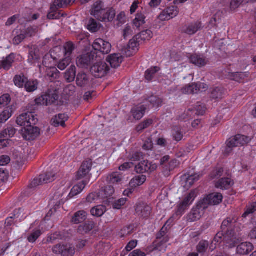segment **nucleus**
<instances>
[{
    "instance_id": "52",
    "label": "nucleus",
    "mask_w": 256,
    "mask_h": 256,
    "mask_svg": "<svg viewBox=\"0 0 256 256\" xmlns=\"http://www.w3.org/2000/svg\"><path fill=\"white\" fill-rule=\"evenodd\" d=\"M160 70V68L158 67H154L151 68L149 69H148L146 72L145 74V77L148 80H150L152 79L154 74L158 72Z\"/></svg>"
},
{
    "instance_id": "56",
    "label": "nucleus",
    "mask_w": 256,
    "mask_h": 256,
    "mask_svg": "<svg viewBox=\"0 0 256 256\" xmlns=\"http://www.w3.org/2000/svg\"><path fill=\"white\" fill-rule=\"evenodd\" d=\"M64 56L70 57V55L74 50V46L70 42H67L64 46Z\"/></svg>"
},
{
    "instance_id": "17",
    "label": "nucleus",
    "mask_w": 256,
    "mask_h": 256,
    "mask_svg": "<svg viewBox=\"0 0 256 256\" xmlns=\"http://www.w3.org/2000/svg\"><path fill=\"white\" fill-rule=\"evenodd\" d=\"M54 174L52 173H46L41 174L38 178H35L32 182V186H36L50 182L54 180Z\"/></svg>"
},
{
    "instance_id": "49",
    "label": "nucleus",
    "mask_w": 256,
    "mask_h": 256,
    "mask_svg": "<svg viewBox=\"0 0 256 256\" xmlns=\"http://www.w3.org/2000/svg\"><path fill=\"white\" fill-rule=\"evenodd\" d=\"M28 36H32L31 34L27 33L22 32L20 34L14 36L13 40V42L14 44H18Z\"/></svg>"
},
{
    "instance_id": "39",
    "label": "nucleus",
    "mask_w": 256,
    "mask_h": 256,
    "mask_svg": "<svg viewBox=\"0 0 256 256\" xmlns=\"http://www.w3.org/2000/svg\"><path fill=\"white\" fill-rule=\"evenodd\" d=\"M86 200L88 202L92 203V202H104V200L102 197L101 194H100V192H93L90 194L86 198Z\"/></svg>"
},
{
    "instance_id": "50",
    "label": "nucleus",
    "mask_w": 256,
    "mask_h": 256,
    "mask_svg": "<svg viewBox=\"0 0 256 256\" xmlns=\"http://www.w3.org/2000/svg\"><path fill=\"white\" fill-rule=\"evenodd\" d=\"M71 60V57L65 56L64 58L58 62V68L61 70H64L70 64Z\"/></svg>"
},
{
    "instance_id": "1",
    "label": "nucleus",
    "mask_w": 256,
    "mask_h": 256,
    "mask_svg": "<svg viewBox=\"0 0 256 256\" xmlns=\"http://www.w3.org/2000/svg\"><path fill=\"white\" fill-rule=\"evenodd\" d=\"M238 223L236 218H228L222 223V231L215 236L212 244L223 242L227 247H234L239 240L238 236Z\"/></svg>"
},
{
    "instance_id": "6",
    "label": "nucleus",
    "mask_w": 256,
    "mask_h": 256,
    "mask_svg": "<svg viewBox=\"0 0 256 256\" xmlns=\"http://www.w3.org/2000/svg\"><path fill=\"white\" fill-rule=\"evenodd\" d=\"M71 186V182L69 180H62L57 186L54 194L53 200H51L50 204L52 205L56 201V204H60V198L69 190Z\"/></svg>"
},
{
    "instance_id": "16",
    "label": "nucleus",
    "mask_w": 256,
    "mask_h": 256,
    "mask_svg": "<svg viewBox=\"0 0 256 256\" xmlns=\"http://www.w3.org/2000/svg\"><path fill=\"white\" fill-rule=\"evenodd\" d=\"M164 228L162 229L160 234L158 236V240L153 244V247L154 250H158L161 252H164L166 250L167 245L166 242L168 241V238L167 236L164 237L162 240L160 235L162 236V232H164L163 231Z\"/></svg>"
},
{
    "instance_id": "36",
    "label": "nucleus",
    "mask_w": 256,
    "mask_h": 256,
    "mask_svg": "<svg viewBox=\"0 0 256 256\" xmlns=\"http://www.w3.org/2000/svg\"><path fill=\"white\" fill-rule=\"evenodd\" d=\"M12 106L6 107L0 114V123L7 121L12 116Z\"/></svg>"
},
{
    "instance_id": "34",
    "label": "nucleus",
    "mask_w": 256,
    "mask_h": 256,
    "mask_svg": "<svg viewBox=\"0 0 256 256\" xmlns=\"http://www.w3.org/2000/svg\"><path fill=\"white\" fill-rule=\"evenodd\" d=\"M46 100V106L54 102L58 99V94L56 90H49L44 94Z\"/></svg>"
},
{
    "instance_id": "28",
    "label": "nucleus",
    "mask_w": 256,
    "mask_h": 256,
    "mask_svg": "<svg viewBox=\"0 0 256 256\" xmlns=\"http://www.w3.org/2000/svg\"><path fill=\"white\" fill-rule=\"evenodd\" d=\"M206 85L204 84H194L186 86L183 90V92L188 94L196 93L200 90L201 88H204Z\"/></svg>"
},
{
    "instance_id": "3",
    "label": "nucleus",
    "mask_w": 256,
    "mask_h": 256,
    "mask_svg": "<svg viewBox=\"0 0 256 256\" xmlns=\"http://www.w3.org/2000/svg\"><path fill=\"white\" fill-rule=\"evenodd\" d=\"M90 12L97 20L102 22L112 21L116 15L114 10L106 8L104 2L100 0H98L93 4Z\"/></svg>"
},
{
    "instance_id": "9",
    "label": "nucleus",
    "mask_w": 256,
    "mask_h": 256,
    "mask_svg": "<svg viewBox=\"0 0 256 256\" xmlns=\"http://www.w3.org/2000/svg\"><path fill=\"white\" fill-rule=\"evenodd\" d=\"M222 198L221 194L218 192L212 193L201 200V204H202V206L208 208L209 206L219 204L222 202Z\"/></svg>"
},
{
    "instance_id": "33",
    "label": "nucleus",
    "mask_w": 256,
    "mask_h": 256,
    "mask_svg": "<svg viewBox=\"0 0 256 256\" xmlns=\"http://www.w3.org/2000/svg\"><path fill=\"white\" fill-rule=\"evenodd\" d=\"M68 118V116L65 114L56 115L52 120V124L54 126H64Z\"/></svg>"
},
{
    "instance_id": "44",
    "label": "nucleus",
    "mask_w": 256,
    "mask_h": 256,
    "mask_svg": "<svg viewBox=\"0 0 256 256\" xmlns=\"http://www.w3.org/2000/svg\"><path fill=\"white\" fill-rule=\"evenodd\" d=\"M76 68L74 66H72L65 73V78L68 82L74 80L76 77Z\"/></svg>"
},
{
    "instance_id": "31",
    "label": "nucleus",
    "mask_w": 256,
    "mask_h": 256,
    "mask_svg": "<svg viewBox=\"0 0 256 256\" xmlns=\"http://www.w3.org/2000/svg\"><path fill=\"white\" fill-rule=\"evenodd\" d=\"M151 208L145 204L138 206L136 208V213L144 218L148 217L151 213Z\"/></svg>"
},
{
    "instance_id": "11",
    "label": "nucleus",
    "mask_w": 256,
    "mask_h": 256,
    "mask_svg": "<svg viewBox=\"0 0 256 256\" xmlns=\"http://www.w3.org/2000/svg\"><path fill=\"white\" fill-rule=\"evenodd\" d=\"M109 67L104 62H100L96 63L90 69L92 73L96 77L102 78L108 72Z\"/></svg>"
},
{
    "instance_id": "64",
    "label": "nucleus",
    "mask_w": 256,
    "mask_h": 256,
    "mask_svg": "<svg viewBox=\"0 0 256 256\" xmlns=\"http://www.w3.org/2000/svg\"><path fill=\"white\" fill-rule=\"evenodd\" d=\"M158 19L162 21L168 20L172 19L171 17L169 16L166 9L164 10L158 16Z\"/></svg>"
},
{
    "instance_id": "32",
    "label": "nucleus",
    "mask_w": 256,
    "mask_h": 256,
    "mask_svg": "<svg viewBox=\"0 0 256 256\" xmlns=\"http://www.w3.org/2000/svg\"><path fill=\"white\" fill-rule=\"evenodd\" d=\"M234 184L233 181L229 178H222L216 184V186L218 188L226 190Z\"/></svg>"
},
{
    "instance_id": "15",
    "label": "nucleus",
    "mask_w": 256,
    "mask_h": 256,
    "mask_svg": "<svg viewBox=\"0 0 256 256\" xmlns=\"http://www.w3.org/2000/svg\"><path fill=\"white\" fill-rule=\"evenodd\" d=\"M40 134V129L38 127H34L32 126L24 127L22 130V137L26 140H33L36 138Z\"/></svg>"
},
{
    "instance_id": "10",
    "label": "nucleus",
    "mask_w": 256,
    "mask_h": 256,
    "mask_svg": "<svg viewBox=\"0 0 256 256\" xmlns=\"http://www.w3.org/2000/svg\"><path fill=\"white\" fill-rule=\"evenodd\" d=\"M40 227L41 224L38 220L31 225L27 236V240L30 242L34 243L42 234Z\"/></svg>"
},
{
    "instance_id": "25",
    "label": "nucleus",
    "mask_w": 256,
    "mask_h": 256,
    "mask_svg": "<svg viewBox=\"0 0 256 256\" xmlns=\"http://www.w3.org/2000/svg\"><path fill=\"white\" fill-rule=\"evenodd\" d=\"M14 58V54H11L6 58L0 60V70L4 68L6 70H9L12 66Z\"/></svg>"
},
{
    "instance_id": "45",
    "label": "nucleus",
    "mask_w": 256,
    "mask_h": 256,
    "mask_svg": "<svg viewBox=\"0 0 256 256\" xmlns=\"http://www.w3.org/2000/svg\"><path fill=\"white\" fill-rule=\"evenodd\" d=\"M76 84L80 86H83L88 84L89 79L86 74H78L76 78Z\"/></svg>"
},
{
    "instance_id": "13",
    "label": "nucleus",
    "mask_w": 256,
    "mask_h": 256,
    "mask_svg": "<svg viewBox=\"0 0 256 256\" xmlns=\"http://www.w3.org/2000/svg\"><path fill=\"white\" fill-rule=\"evenodd\" d=\"M157 165L147 160H142L135 166L136 171L138 173H151L156 170Z\"/></svg>"
},
{
    "instance_id": "35",
    "label": "nucleus",
    "mask_w": 256,
    "mask_h": 256,
    "mask_svg": "<svg viewBox=\"0 0 256 256\" xmlns=\"http://www.w3.org/2000/svg\"><path fill=\"white\" fill-rule=\"evenodd\" d=\"M153 34L151 30H146L140 32L139 34L136 35L135 36L140 40V43L144 42L146 40H149L152 37Z\"/></svg>"
},
{
    "instance_id": "59",
    "label": "nucleus",
    "mask_w": 256,
    "mask_h": 256,
    "mask_svg": "<svg viewBox=\"0 0 256 256\" xmlns=\"http://www.w3.org/2000/svg\"><path fill=\"white\" fill-rule=\"evenodd\" d=\"M127 201L126 198H122L114 202L113 204V208L116 210H120L124 206Z\"/></svg>"
},
{
    "instance_id": "22",
    "label": "nucleus",
    "mask_w": 256,
    "mask_h": 256,
    "mask_svg": "<svg viewBox=\"0 0 256 256\" xmlns=\"http://www.w3.org/2000/svg\"><path fill=\"white\" fill-rule=\"evenodd\" d=\"M202 27L201 23L196 22L188 24L183 28L182 31L188 34L192 35L199 30Z\"/></svg>"
},
{
    "instance_id": "18",
    "label": "nucleus",
    "mask_w": 256,
    "mask_h": 256,
    "mask_svg": "<svg viewBox=\"0 0 256 256\" xmlns=\"http://www.w3.org/2000/svg\"><path fill=\"white\" fill-rule=\"evenodd\" d=\"M92 162L90 160L84 162L77 173L78 179H81L87 176L92 170Z\"/></svg>"
},
{
    "instance_id": "43",
    "label": "nucleus",
    "mask_w": 256,
    "mask_h": 256,
    "mask_svg": "<svg viewBox=\"0 0 256 256\" xmlns=\"http://www.w3.org/2000/svg\"><path fill=\"white\" fill-rule=\"evenodd\" d=\"M145 16L142 13H138L132 21L133 25L136 28H139L145 23Z\"/></svg>"
},
{
    "instance_id": "55",
    "label": "nucleus",
    "mask_w": 256,
    "mask_h": 256,
    "mask_svg": "<svg viewBox=\"0 0 256 256\" xmlns=\"http://www.w3.org/2000/svg\"><path fill=\"white\" fill-rule=\"evenodd\" d=\"M237 138V141H238V146H243L248 142L250 140V138L249 137L243 136V135H240L238 134L236 135Z\"/></svg>"
},
{
    "instance_id": "60",
    "label": "nucleus",
    "mask_w": 256,
    "mask_h": 256,
    "mask_svg": "<svg viewBox=\"0 0 256 256\" xmlns=\"http://www.w3.org/2000/svg\"><path fill=\"white\" fill-rule=\"evenodd\" d=\"M169 16L172 18L176 17L178 14V10L177 7L172 6L166 8Z\"/></svg>"
},
{
    "instance_id": "12",
    "label": "nucleus",
    "mask_w": 256,
    "mask_h": 256,
    "mask_svg": "<svg viewBox=\"0 0 256 256\" xmlns=\"http://www.w3.org/2000/svg\"><path fill=\"white\" fill-rule=\"evenodd\" d=\"M52 252L62 256H73L75 253L74 248L70 244L66 245L58 244L52 248Z\"/></svg>"
},
{
    "instance_id": "53",
    "label": "nucleus",
    "mask_w": 256,
    "mask_h": 256,
    "mask_svg": "<svg viewBox=\"0 0 256 256\" xmlns=\"http://www.w3.org/2000/svg\"><path fill=\"white\" fill-rule=\"evenodd\" d=\"M208 247V242L206 240L200 241L197 246V250L200 253L206 252Z\"/></svg>"
},
{
    "instance_id": "51",
    "label": "nucleus",
    "mask_w": 256,
    "mask_h": 256,
    "mask_svg": "<svg viewBox=\"0 0 256 256\" xmlns=\"http://www.w3.org/2000/svg\"><path fill=\"white\" fill-rule=\"evenodd\" d=\"M248 76V72H236L234 74V80L236 81L241 82L246 80V78Z\"/></svg>"
},
{
    "instance_id": "26",
    "label": "nucleus",
    "mask_w": 256,
    "mask_h": 256,
    "mask_svg": "<svg viewBox=\"0 0 256 256\" xmlns=\"http://www.w3.org/2000/svg\"><path fill=\"white\" fill-rule=\"evenodd\" d=\"M107 60L112 67L116 68L120 66L123 60V58L119 54H114L108 56Z\"/></svg>"
},
{
    "instance_id": "38",
    "label": "nucleus",
    "mask_w": 256,
    "mask_h": 256,
    "mask_svg": "<svg viewBox=\"0 0 256 256\" xmlns=\"http://www.w3.org/2000/svg\"><path fill=\"white\" fill-rule=\"evenodd\" d=\"M88 214L84 210H80L75 213L72 218V222L75 224L83 222L87 218Z\"/></svg>"
},
{
    "instance_id": "41",
    "label": "nucleus",
    "mask_w": 256,
    "mask_h": 256,
    "mask_svg": "<svg viewBox=\"0 0 256 256\" xmlns=\"http://www.w3.org/2000/svg\"><path fill=\"white\" fill-rule=\"evenodd\" d=\"M244 0H226L223 2L224 5H228L231 10H234L238 8Z\"/></svg>"
},
{
    "instance_id": "63",
    "label": "nucleus",
    "mask_w": 256,
    "mask_h": 256,
    "mask_svg": "<svg viewBox=\"0 0 256 256\" xmlns=\"http://www.w3.org/2000/svg\"><path fill=\"white\" fill-rule=\"evenodd\" d=\"M236 136L230 138L226 142V145L228 148L238 146Z\"/></svg>"
},
{
    "instance_id": "24",
    "label": "nucleus",
    "mask_w": 256,
    "mask_h": 256,
    "mask_svg": "<svg viewBox=\"0 0 256 256\" xmlns=\"http://www.w3.org/2000/svg\"><path fill=\"white\" fill-rule=\"evenodd\" d=\"M123 176L119 172H112L107 177L108 182L113 185L120 184L122 183Z\"/></svg>"
},
{
    "instance_id": "8",
    "label": "nucleus",
    "mask_w": 256,
    "mask_h": 256,
    "mask_svg": "<svg viewBox=\"0 0 256 256\" xmlns=\"http://www.w3.org/2000/svg\"><path fill=\"white\" fill-rule=\"evenodd\" d=\"M92 48L96 51L103 54H108L111 50L112 44L108 42L99 38L94 42Z\"/></svg>"
},
{
    "instance_id": "4",
    "label": "nucleus",
    "mask_w": 256,
    "mask_h": 256,
    "mask_svg": "<svg viewBox=\"0 0 256 256\" xmlns=\"http://www.w3.org/2000/svg\"><path fill=\"white\" fill-rule=\"evenodd\" d=\"M176 60L179 62L178 64V72L182 71L183 68L186 67V64L189 61L198 67L204 66L207 64V60L202 56L197 54L192 55L190 58L184 56L178 55Z\"/></svg>"
},
{
    "instance_id": "27",
    "label": "nucleus",
    "mask_w": 256,
    "mask_h": 256,
    "mask_svg": "<svg viewBox=\"0 0 256 256\" xmlns=\"http://www.w3.org/2000/svg\"><path fill=\"white\" fill-rule=\"evenodd\" d=\"M253 250V246L250 242H245L239 244L237 247V252L244 255L249 254Z\"/></svg>"
},
{
    "instance_id": "48",
    "label": "nucleus",
    "mask_w": 256,
    "mask_h": 256,
    "mask_svg": "<svg viewBox=\"0 0 256 256\" xmlns=\"http://www.w3.org/2000/svg\"><path fill=\"white\" fill-rule=\"evenodd\" d=\"M87 28L90 32H94L99 30V26L94 19L90 18L87 24Z\"/></svg>"
},
{
    "instance_id": "14",
    "label": "nucleus",
    "mask_w": 256,
    "mask_h": 256,
    "mask_svg": "<svg viewBox=\"0 0 256 256\" xmlns=\"http://www.w3.org/2000/svg\"><path fill=\"white\" fill-rule=\"evenodd\" d=\"M202 202L200 201L197 206L194 208L188 216V220L194 222L200 220L204 214V210L207 208L202 206Z\"/></svg>"
},
{
    "instance_id": "40",
    "label": "nucleus",
    "mask_w": 256,
    "mask_h": 256,
    "mask_svg": "<svg viewBox=\"0 0 256 256\" xmlns=\"http://www.w3.org/2000/svg\"><path fill=\"white\" fill-rule=\"evenodd\" d=\"M28 80V78L24 75H16L14 78V82L16 86L22 88L25 86V84Z\"/></svg>"
},
{
    "instance_id": "20",
    "label": "nucleus",
    "mask_w": 256,
    "mask_h": 256,
    "mask_svg": "<svg viewBox=\"0 0 256 256\" xmlns=\"http://www.w3.org/2000/svg\"><path fill=\"white\" fill-rule=\"evenodd\" d=\"M92 60H93V56H92L90 54H83L78 58L76 60L77 66L82 68H87L90 64Z\"/></svg>"
},
{
    "instance_id": "58",
    "label": "nucleus",
    "mask_w": 256,
    "mask_h": 256,
    "mask_svg": "<svg viewBox=\"0 0 256 256\" xmlns=\"http://www.w3.org/2000/svg\"><path fill=\"white\" fill-rule=\"evenodd\" d=\"M152 122V120H148L138 124L136 127V130L138 132H141L143 130L148 127Z\"/></svg>"
},
{
    "instance_id": "42",
    "label": "nucleus",
    "mask_w": 256,
    "mask_h": 256,
    "mask_svg": "<svg viewBox=\"0 0 256 256\" xmlns=\"http://www.w3.org/2000/svg\"><path fill=\"white\" fill-rule=\"evenodd\" d=\"M106 212V208L102 205L96 206L92 208L90 210L92 215L97 217L102 216Z\"/></svg>"
},
{
    "instance_id": "61",
    "label": "nucleus",
    "mask_w": 256,
    "mask_h": 256,
    "mask_svg": "<svg viewBox=\"0 0 256 256\" xmlns=\"http://www.w3.org/2000/svg\"><path fill=\"white\" fill-rule=\"evenodd\" d=\"M10 97L8 94H5L0 97V105L4 106L8 105L10 102Z\"/></svg>"
},
{
    "instance_id": "23",
    "label": "nucleus",
    "mask_w": 256,
    "mask_h": 256,
    "mask_svg": "<svg viewBox=\"0 0 256 256\" xmlns=\"http://www.w3.org/2000/svg\"><path fill=\"white\" fill-rule=\"evenodd\" d=\"M86 185V184L84 180L75 184L71 189L70 192L68 195V198H72L79 194L83 190Z\"/></svg>"
},
{
    "instance_id": "2",
    "label": "nucleus",
    "mask_w": 256,
    "mask_h": 256,
    "mask_svg": "<svg viewBox=\"0 0 256 256\" xmlns=\"http://www.w3.org/2000/svg\"><path fill=\"white\" fill-rule=\"evenodd\" d=\"M28 62L36 66L38 64L40 72L49 76H54V73L57 71L54 67V60L50 54L46 55L43 58L42 64H40V58L39 55L32 50L28 56Z\"/></svg>"
},
{
    "instance_id": "5",
    "label": "nucleus",
    "mask_w": 256,
    "mask_h": 256,
    "mask_svg": "<svg viewBox=\"0 0 256 256\" xmlns=\"http://www.w3.org/2000/svg\"><path fill=\"white\" fill-rule=\"evenodd\" d=\"M196 196V190H192L178 204L176 214L177 215L182 214L192 204Z\"/></svg>"
},
{
    "instance_id": "46",
    "label": "nucleus",
    "mask_w": 256,
    "mask_h": 256,
    "mask_svg": "<svg viewBox=\"0 0 256 256\" xmlns=\"http://www.w3.org/2000/svg\"><path fill=\"white\" fill-rule=\"evenodd\" d=\"M38 82L36 80H28L24 88L28 92H32L38 88Z\"/></svg>"
},
{
    "instance_id": "30",
    "label": "nucleus",
    "mask_w": 256,
    "mask_h": 256,
    "mask_svg": "<svg viewBox=\"0 0 256 256\" xmlns=\"http://www.w3.org/2000/svg\"><path fill=\"white\" fill-rule=\"evenodd\" d=\"M200 177V175L197 174L190 176L185 174L182 177V180L185 182L184 186L186 188H190L196 181L199 180Z\"/></svg>"
},
{
    "instance_id": "7",
    "label": "nucleus",
    "mask_w": 256,
    "mask_h": 256,
    "mask_svg": "<svg viewBox=\"0 0 256 256\" xmlns=\"http://www.w3.org/2000/svg\"><path fill=\"white\" fill-rule=\"evenodd\" d=\"M38 118L34 113L28 112L20 115L16 120L18 124L24 127L33 126L36 124Z\"/></svg>"
},
{
    "instance_id": "47",
    "label": "nucleus",
    "mask_w": 256,
    "mask_h": 256,
    "mask_svg": "<svg viewBox=\"0 0 256 256\" xmlns=\"http://www.w3.org/2000/svg\"><path fill=\"white\" fill-rule=\"evenodd\" d=\"M16 130L12 127L8 128L0 133V138L8 139V138L12 137L14 136Z\"/></svg>"
},
{
    "instance_id": "62",
    "label": "nucleus",
    "mask_w": 256,
    "mask_h": 256,
    "mask_svg": "<svg viewBox=\"0 0 256 256\" xmlns=\"http://www.w3.org/2000/svg\"><path fill=\"white\" fill-rule=\"evenodd\" d=\"M172 134L174 138L178 142L182 138V134L178 128H175L173 129Z\"/></svg>"
},
{
    "instance_id": "21",
    "label": "nucleus",
    "mask_w": 256,
    "mask_h": 256,
    "mask_svg": "<svg viewBox=\"0 0 256 256\" xmlns=\"http://www.w3.org/2000/svg\"><path fill=\"white\" fill-rule=\"evenodd\" d=\"M146 107L144 105L134 106L131 110V114L133 118L136 120L141 119L144 116Z\"/></svg>"
},
{
    "instance_id": "29",
    "label": "nucleus",
    "mask_w": 256,
    "mask_h": 256,
    "mask_svg": "<svg viewBox=\"0 0 256 256\" xmlns=\"http://www.w3.org/2000/svg\"><path fill=\"white\" fill-rule=\"evenodd\" d=\"M146 180V177L144 175H138L132 178L130 182V186L132 188H136L142 185Z\"/></svg>"
},
{
    "instance_id": "19",
    "label": "nucleus",
    "mask_w": 256,
    "mask_h": 256,
    "mask_svg": "<svg viewBox=\"0 0 256 256\" xmlns=\"http://www.w3.org/2000/svg\"><path fill=\"white\" fill-rule=\"evenodd\" d=\"M140 44V40H138L135 36L130 40L124 52L126 56H130L136 53L138 50Z\"/></svg>"
},
{
    "instance_id": "37",
    "label": "nucleus",
    "mask_w": 256,
    "mask_h": 256,
    "mask_svg": "<svg viewBox=\"0 0 256 256\" xmlns=\"http://www.w3.org/2000/svg\"><path fill=\"white\" fill-rule=\"evenodd\" d=\"M100 194L104 202L105 200L108 198L112 196L114 192V189L111 186H108L102 189L100 191Z\"/></svg>"
},
{
    "instance_id": "57",
    "label": "nucleus",
    "mask_w": 256,
    "mask_h": 256,
    "mask_svg": "<svg viewBox=\"0 0 256 256\" xmlns=\"http://www.w3.org/2000/svg\"><path fill=\"white\" fill-rule=\"evenodd\" d=\"M256 210V202L251 204L247 206L246 212L242 214L243 218H246L248 214H252Z\"/></svg>"
},
{
    "instance_id": "54",
    "label": "nucleus",
    "mask_w": 256,
    "mask_h": 256,
    "mask_svg": "<svg viewBox=\"0 0 256 256\" xmlns=\"http://www.w3.org/2000/svg\"><path fill=\"white\" fill-rule=\"evenodd\" d=\"M75 0H54V5L58 8H62L74 2Z\"/></svg>"
}]
</instances>
